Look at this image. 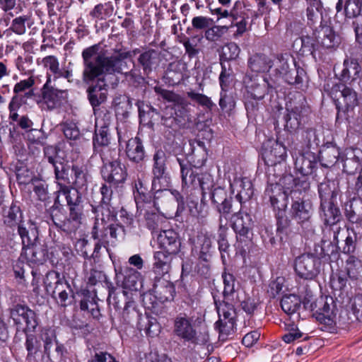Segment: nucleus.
I'll return each mask as SVG.
<instances>
[{
    "label": "nucleus",
    "mask_w": 362,
    "mask_h": 362,
    "mask_svg": "<svg viewBox=\"0 0 362 362\" xmlns=\"http://www.w3.org/2000/svg\"><path fill=\"white\" fill-rule=\"evenodd\" d=\"M100 45L95 44L85 48L81 57L83 69L82 79L84 83L95 82L87 89L88 98L93 108L97 110L107 99V74L122 72V59L131 56L129 52H120L114 56H107L100 51Z\"/></svg>",
    "instance_id": "nucleus-1"
},
{
    "label": "nucleus",
    "mask_w": 362,
    "mask_h": 362,
    "mask_svg": "<svg viewBox=\"0 0 362 362\" xmlns=\"http://www.w3.org/2000/svg\"><path fill=\"white\" fill-rule=\"evenodd\" d=\"M136 192L134 193V199L137 209L140 211L141 214L144 215L146 228L152 233H157L163 227V223L166 222V218L160 212L156 199H152L146 194V189H143L141 182L136 184Z\"/></svg>",
    "instance_id": "nucleus-2"
},
{
    "label": "nucleus",
    "mask_w": 362,
    "mask_h": 362,
    "mask_svg": "<svg viewBox=\"0 0 362 362\" xmlns=\"http://www.w3.org/2000/svg\"><path fill=\"white\" fill-rule=\"evenodd\" d=\"M106 284L108 287L107 301L117 310L122 308L121 318L123 322L126 324L136 322L139 319L141 313L137 309L134 293L124 290L115 292L116 288L111 282L106 281Z\"/></svg>",
    "instance_id": "nucleus-3"
},
{
    "label": "nucleus",
    "mask_w": 362,
    "mask_h": 362,
    "mask_svg": "<svg viewBox=\"0 0 362 362\" xmlns=\"http://www.w3.org/2000/svg\"><path fill=\"white\" fill-rule=\"evenodd\" d=\"M177 161L180 166L182 187L191 189H200L203 202L207 192H211L214 187L212 176L207 173H199L197 168L194 170L188 162L185 163L180 158H177Z\"/></svg>",
    "instance_id": "nucleus-4"
},
{
    "label": "nucleus",
    "mask_w": 362,
    "mask_h": 362,
    "mask_svg": "<svg viewBox=\"0 0 362 362\" xmlns=\"http://www.w3.org/2000/svg\"><path fill=\"white\" fill-rule=\"evenodd\" d=\"M287 113L284 115V128L292 133L303 126L308 120L310 112L304 96L298 93L294 100L286 104Z\"/></svg>",
    "instance_id": "nucleus-5"
},
{
    "label": "nucleus",
    "mask_w": 362,
    "mask_h": 362,
    "mask_svg": "<svg viewBox=\"0 0 362 362\" xmlns=\"http://www.w3.org/2000/svg\"><path fill=\"white\" fill-rule=\"evenodd\" d=\"M166 157L163 151H158L153 156L152 190L157 194L163 192L165 196H173L177 202H180L182 197L179 192L168 189L170 183V177L166 172Z\"/></svg>",
    "instance_id": "nucleus-6"
},
{
    "label": "nucleus",
    "mask_w": 362,
    "mask_h": 362,
    "mask_svg": "<svg viewBox=\"0 0 362 362\" xmlns=\"http://www.w3.org/2000/svg\"><path fill=\"white\" fill-rule=\"evenodd\" d=\"M305 309L313 313L321 323L331 325L334 317V300L329 296H319L307 293L303 300Z\"/></svg>",
    "instance_id": "nucleus-7"
},
{
    "label": "nucleus",
    "mask_w": 362,
    "mask_h": 362,
    "mask_svg": "<svg viewBox=\"0 0 362 362\" xmlns=\"http://www.w3.org/2000/svg\"><path fill=\"white\" fill-rule=\"evenodd\" d=\"M264 196L269 198L271 206L277 211V230H284L288 226L287 218H284L288 203V192L281 185L269 184L265 189Z\"/></svg>",
    "instance_id": "nucleus-8"
},
{
    "label": "nucleus",
    "mask_w": 362,
    "mask_h": 362,
    "mask_svg": "<svg viewBox=\"0 0 362 362\" xmlns=\"http://www.w3.org/2000/svg\"><path fill=\"white\" fill-rule=\"evenodd\" d=\"M154 91L164 100L173 103L174 104L175 117H170L168 119L163 118L162 120L165 125H168V122H170L171 123L169 124V127H171L172 123L175 120L178 122H182L189 119L190 103L185 98L173 91L163 89L158 86L154 87Z\"/></svg>",
    "instance_id": "nucleus-9"
},
{
    "label": "nucleus",
    "mask_w": 362,
    "mask_h": 362,
    "mask_svg": "<svg viewBox=\"0 0 362 362\" xmlns=\"http://www.w3.org/2000/svg\"><path fill=\"white\" fill-rule=\"evenodd\" d=\"M117 156V151H112L110 155L104 151L101 158L103 162L102 176L106 182L114 185L123 183L127 176L126 169L122 166Z\"/></svg>",
    "instance_id": "nucleus-10"
},
{
    "label": "nucleus",
    "mask_w": 362,
    "mask_h": 362,
    "mask_svg": "<svg viewBox=\"0 0 362 362\" xmlns=\"http://www.w3.org/2000/svg\"><path fill=\"white\" fill-rule=\"evenodd\" d=\"M233 300H223L218 303L215 300L216 308L219 320L216 322V328L218 329L219 337L225 339L229 334L233 332L235 325V311Z\"/></svg>",
    "instance_id": "nucleus-11"
},
{
    "label": "nucleus",
    "mask_w": 362,
    "mask_h": 362,
    "mask_svg": "<svg viewBox=\"0 0 362 362\" xmlns=\"http://www.w3.org/2000/svg\"><path fill=\"white\" fill-rule=\"evenodd\" d=\"M9 313L17 330L34 331L38 325L36 313L26 305H13L10 308Z\"/></svg>",
    "instance_id": "nucleus-12"
},
{
    "label": "nucleus",
    "mask_w": 362,
    "mask_h": 362,
    "mask_svg": "<svg viewBox=\"0 0 362 362\" xmlns=\"http://www.w3.org/2000/svg\"><path fill=\"white\" fill-rule=\"evenodd\" d=\"M63 86H54L45 83L41 88L42 103L47 110L60 107L68 98V90Z\"/></svg>",
    "instance_id": "nucleus-13"
},
{
    "label": "nucleus",
    "mask_w": 362,
    "mask_h": 362,
    "mask_svg": "<svg viewBox=\"0 0 362 362\" xmlns=\"http://www.w3.org/2000/svg\"><path fill=\"white\" fill-rule=\"evenodd\" d=\"M321 261L313 254H303L296 258L294 269L296 274L302 279L312 280L320 270Z\"/></svg>",
    "instance_id": "nucleus-14"
},
{
    "label": "nucleus",
    "mask_w": 362,
    "mask_h": 362,
    "mask_svg": "<svg viewBox=\"0 0 362 362\" xmlns=\"http://www.w3.org/2000/svg\"><path fill=\"white\" fill-rule=\"evenodd\" d=\"M329 95L334 100L337 107L342 111L349 112L358 105V97L356 91L344 84L334 85Z\"/></svg>",
    "instance_id": "nucleus-15"
},
{
    "label": "nucleus",
    "mask_w": 362,
    "mask_h": 362,
    "mask_svg": "<svg viewBox=\"0 0 362 362\" xmlns=\"http://www.w3.org/2000/svg\"><path fill=\"white\" fill-rule=\"evenodd\" d=\"M291 216L293 218L308 231H313L310 221L312 216V205L310 202L301 199L294 201L291 205Z\"/></svg>",
    "instance_id": "nucleus-16"
},
{
    "label": "nucleus",
    "mask_w": 362,
    "mask_h": 362,
    "mask_svg": "<svg viewBox=\"0 0 362 362\" xmlns=\"http://www.w3.org/2000/svg\"><path fill=\"white\" fill-rule=\"evenodd\" d=\"M199 250L197 252L199 263L197 272L201 275H207L209 271L208 262L211 257L212 240L206 234H202L197 238Z\"/></svg>",
    "instance_id": "nucleus-17"
},
{
    "label": "nucleus",
    "mask_w": 362,
    "mask_h": 362,
    "mask_svg": "<svg viewBox=\"0 0 362 362\" xmlns=\"http://www.w3.org/2000/svg\"><path fill=\"white\" fill-rule=\"evenodd\" d=\"M58 187L54 204L63 206L66 204L69 209L82 208L81 204V195L78 189L71 188L64 184H60Z\"/></svg>",
    "instance_id": "nucleus-18"
},
{
    "label": "nucleus",
    "mask_w": 362,
    "mask_h": 362,
    "mask_svg": "<svg viewBox=\"0 0 362 362\" xmlns=\"http://www.w3.org/2000/svg\"><path fill=\"white\" fill-rule=\"evenodd\" d=\"M262 154L265 164L269 166H274L285 161L287 156L286 147L276 141L265 143Z\"/></svg>",
    "instance_id": "nucleus-19"
},
{
    "label": "nucleus",
    "mask_w": 362,
    "mask_h": 362,
    "mask_svg": "<svg viewBox=\"0 0 362 362\" xmlns=\"http://www.w3.org/2000/svg\"><path fill=\"white\" fill-rule=\"evenodd\" d=\"M82 208L69 209V215L64 220L59 218L57 214L52 217L54 224L62 230L71 233L80 227L82 219Z\"/></svg>",
    "instance_id": "nucleus-20"
},
{
    "label": "nucleus",
    "mask_w": 362,
    "mask_h": 362,
    "mask_svg": "<svg viewBox=\"0 0 362 362\" xmlns=\"http://www.w3.org/2000/svg\"><path fill=\"white\" fill-rule=\"evenodd\" d=\"M159 247L162 251L177 255L180 250L181 243L178 234L173 230H163L157 237Z\"/></svg>",
    "instance_id": "nucleus-21"
},
{
    "label": "nucleus",
    "mask_w": 362,
    "mask_h": 362,
    "mask_svg": "<svg viewBox=\"0 0 362 362\" xmlns=\"http://www.w3.org/2000/svg\"><path fill=\"white\" fill-rule=\"evenodd\" d=\"M294 159L295 169L303 176H307L313 173L317 164V157L315 153L308 151L304 153H292Z\"/></svg>",
    "instance_id": "nucleus-22"
},
{
    "label": "nucleus",
    "mask_w": 362,
    "mask_h": 362,
    "mask_svg": "<svg viewBox=\"0 0 362 362\" xmlns=\"http://www.w3.org/2000/svg\"><path fill=\"white\" fill-rule=\"evenodd\" d=\"M192 322V320L185 314L178 315L174 320L175 334L186 341L194 339L195 329Z\"/></svg>",
    "instance_id": "nucleus-23"
},
{
    "label": "nucleus",
    "mask_w": 362,
    "mask_h": 362,
    "mask_svg": "<svg viewBox=\"0 0 362 362\" xmlns=\"http://www.w3.org/2000/svg\"><path fill=\"white\" fill-rule=\"evenodd\" d=\"M175 255L162 250L154 252L153 272L156 275L155 279L156 280L160 281L163 276L169 272Z\"/></svg>",
    "instance_id": "nucleus-24"
},
{
    "label": "nucleus",
    "mask_w": 362,
    "mask_h": 362,
    "mask_svg": "<svg viewBox=\"0 0 362 362\" xmlns=\"http://www.w3.org/2000/svg\"><path fill=\"white\" fill-rule=\"evenodd\" d=\"M248 95L253 98L262 100L267 93L269 89L276 88V85L269 78L262 76H257L254 80L250 78V82L247 85Z\"/></svg>",
    "instance_id": "nucleus-25"
},
{
    "label": "nucleus",
    "mask_w": 362,
    "mask_h": 362,
    "mask_svg": "<svg viewBox=\"0 0 362 362\" xmlns=\"http://www.w3.org/2000/svg\"><path fill=\"white\" fill-rule=\"evenodd\" d=\"M315 38L320 47L327 49H336L339 43V37L330 26H322L315 33Z\"/></svg>",
    "instance_id": "nucleus-26"
},
{
    "label": "nucleus",
    "mask_w": 362,
    "mask_h": 362,
    "mask_svg": "<svg viewBox=\"0 0 362 362\" xmlns=\"http://www.w3.org/2000/svg\"><path fill=\"white\" fill-rule=\"evenodd\" d=\"M334 71L341 81L355 83L360 74L361 67L356 60L346 59L343 64L339 67L335 66Z\"/></svg>",
    "instance_id": "nucleus-27"
},
{
    "label": "nucleus",
    "mask_w": 362,
    "mask_h": 362,
    "mask_svg": "<svg viewBox=\"0 0 362 362\" xmlns=\"http://www.w3.org/2000/svg\"><path fill=\"white\" fill-rule=\"evenodd\" d=\"M16 230L21 239L23 249L40 241L37 227L32 221H29L21 223Z\"/></svg>",
    "instance_id": "nucleus-28"
},
{
    "label": "nucleus",
    "mask_w": 362,
    "mask_h": 362,
    "mask_svg": "<svg viewBox=\"0 0 362 362\" xmlns=\"http://www.w3.org/2000/svg\"><path fill=\"white\" fill-rule=\"evenodd\" d=\"M4 223L6 228L13 232L21 223L25 222L23 220V212L19 206L12 203L11 206L4 209L3 213Z\"/></svg>",
    "instance_id": "nucleus-29"
},
{
    "label": "nucleus",
    "mask_w": 362,
    "mask_h": 362,
    "mask_svg": "<svg viewBox=\"0 0 362 362\" xmlns=\"http://www.w3.org/2000/svg\"><path fill=\"white\" fill-rule=\"evenodd\" d=\"M272 65L273 69L269 74V78L275 85L292 69L288 64V57L287 54L278 55L272 61Z\"/></svg>",
    "instance_id": "nucleus-30"
},
{
    "label": "nucleus",
    "mask_w": 362,
    "mask_h": 362,
    "mask_svg": "<svg viewBox=\"0 0 362 362\" xmlns=\"http://www.w3.org/2000/svg\"><path fill=\"white\" fill-rule=\"evenodd\" d=\"M345 214L352 226L362 228V199L353 198L345 204Z\"/></svg>",
    "instance_id": "nucleus-31"
},
{
    "label": "nucleus",
    "mask_w": 362,
    "mask_h": 362,
    "mask_svg": "<svg viewBox=\"0 0 362 362\" xmlns=\"http://www.w3.org/2000/svg\"><path fill=\"white\" fill-rule=\"evenodd\" d=\"M339 155V148L335 144L329 143L320 151L319 160L322 166L331 168L337 163Z\"/></svg>",
    "instance_id": "nucleus-32"
},
{
    "label": "nucleus",
    "mask_w": 362,
    "mask_h": 362,
    "mask_svg": "<svg viewBox=\"0 0 362 362\" xmlns=\"http://www.w3.org/2000/svg\"><path fill=\"white\" fill-rule=\"evenodd\" d=\"M22 256L28 262L34 264H42L47 258V250L40 241L22 250Z\"/></svg>",
    "instance_id": "nucleus-33"
},
{
    "label": "nucleus",
    "mask_w": 362,
    "mask_h": 362,
    "mask_svg": "<svg viewBox=\"0 0 362 362\" xmlns=\"http://www.w3.org/2000/svg\"><path fill=\"white\" fill-rule=\"evenodd\" d=\"M73 70L70 67L64 66L60 67L59 64L50 72L46 73L47 80L45 83H49L54 86H62V78L66 79L67 83H71L73 82Z\"/></svg>",
    "instance_id": "nucleus-34"
},
{
    "label": "nucleus",
    "mask_w": 362,
    "mask_h": 362,
    "mask_svg": "<svg viewBox=\"0 0 362 362\" xmlns=\"http://www.w3.org/2000/svg\"><path fill=\"white\" fill-rule=\"evenodd\" d=\"M339 192L337 180H325L318 185V193L321 202L337 201Z\"/></svg>",
    "instance_id": "nucleus-35"
},
{
    "label": "nucleus",
    "mask_w": 362,
    "mask_h": 362,
    "mask_svg": "<svg viewBox=\"0 0 362 362\" xmlns=\"http://www.w3.org/2000/svg\"><path fill=\"white\" fill-rule=\"evenodd\" d=\"M145 150L141 140L138 138H132L128 140L126 146V154L129 159L139 163L145 158Z\"/></svg>",
    "instance_id": "nucleus-36"
},
{
    "label": "nucleus",
    "mask_w": 362,
    "mask_h": 362,
    "mask_svg": "<svg viewBox=\"0 0 362 362\" xmlns=\"http://www.w3.org/2000/svg\"><path fill=\"white\" fill-rule=\"evenodd\" d=\"M335 203L336 201L320 203V216L326 225H334L339 221L340 212Z\"/></svg>",
    "instance_id": "nucleus-37"
},
{
    "label": "nucleus",
    "mask_w": 362,
    "mask_h": 362,
    "mask_svg": "<svg viewBox=\"0 0 362 362\" xmlns=\"http://www.w3.org/2000/svg\"><path fill=\"white\" fill-rule=\"evenodd\" d=\"M110 134L108 129H95V136L93 138V146L95 151L98 152L102 158V154L106 151L110 154L112 151H117L115 148L109 147Z\"/></svg>",
    "instance_id": "nucleus-38"
},
{
    "label": "nucleus",
    "mask_w": 362,
    "mask_h": 362,
    "mask_svg": "<svg viewBox=\"0 0 362 362\" xmlns=\"http://www.w3.org/2000/svg\"><path fill=\"white\" fill-rule=\"evenodd\" d=\"M272 61L265 54L256 53L247 60L249 69L256 73L265 72L272 68Z\"/></svg>",
    "instance_id": "nucleus-39"
},
{
    "label": "nucleus",
    "mask_w": 362,
    "mask_h": 362,
    "mask_svg": "<svg viewBox=\"0 0 362 362\" xmlns=\"http://www.w3.org/2000/svg\"><path fill=\"white\" fill-rule=\"evenodd\" d=\"M33 24L32 13L28 12L26 14L14 18L11 21L10 28L4 30V33H11L13 32L16 35H21L26 33V25L30 28Z\"/></svg>",
    "instance_id": "nucleus-40"
},
{
    "label": "nucleus",
    "mask_w": 362,
    "mask_h": 362,
    "mask_svg": "<svg viewBox=\"0 0 362 362\" xmlns=\"http://www.w3.org/2000/svg\"><path fill=\"white\" fill-rule=\"evenodd\" d=\"M123 275L122 290L131 291L134 293V296H136L138 290V282L141 276L140 272L133 268L127 267L123 270Z\"/></svg>",
    "instance_id": "nucleus-41"
},
{
    "label": "nucleus",
    "mask_w": 362,
    "mask_h": 362,
    "mask_svg": "<svg viewBox=\"0 0 362 362\" xmlns=\"http://www.w3.org/2000/svg\"><path fill=\"white\" fill-rule=\"evenodd\" d=\"M346 233V235L342 251L346 254L353 253L356 250L357 240L362 236V228L354 226H349L347 228Z\"/></svg>",
    "instance_id": "nucleus-42"
},
{
    "label": "nucleus",
    "mask_w": 362,
    "mask_h": 362,
    "mask_svg": "<svg viewBox=\"0 0 362 362\" xmlns=\"http://www.w3.org/2000/svg\"><path fill=\"white\" fill-rule=\"evenodd\" d=\"M233 186L238 189L235 199L242 204L250 200L253 194L252 182L247 178L235 180Z\"/></svg>",
    "instance_id": "nucleus-43"
},
{
    "label": "nucleus",
    "mask_w": 362,
    "mask_h": 362,
    "mask_svg": "<svg viewBox=\"0 0 362 362\" xmlns=\"http://www.w3.org/2000/svg\"><path fill=\"white\" fill-rule=\"evenodd\" d=\"M242 204L238 199L233 201V198L230 196L222 204L217 205L216 208L220 214L221 218L223 217L228 219L233 215L240 212Z\"/></svg>",
    "instance_id": "nucleus-44"
},
{
    "label": "nucleus",
    "mask_w": 362,
    "mask_h": 362,
    "mask_svg": "<svg viewBox=\"0 0 362 362\" xmlns=\"http://www.w3.org/2000/svg\"><path fill=\"white\" fill-rule=\"evenodd\" d=\"M66 282L64 278L56 271L47 272L44 279L46 292L49 295H54V292Z\"/></svg>",
    "instance_id": "nucleus-45"
},
{
    "label": "nucleus",
    "mask_w": 362,
    "mask_h": 362,
    "mask_svg": "<svg viewBox=\"0 0 362 362\" xmlns=\"http://www.w3.org/2000/svg\"><path fill=\"white\" fill-rule=\"evenodd\" d=\"M185 64L181 62H173L168 64L165 78L170 84L179 83L183 78V69Z\"/></svg>",
    "instance_id": "nucleus-46"
},
{
    "label": "nucleus",
    "mask_w": 362,
    "mask_h": 362,
    "mask_svg": "<svg viewBox=\"0 0 362 362\" xmlns=\"http://www.w3.org/2000/svg\"><path fill=\"white\" fill-rule=\"evenodd\" d=\"M114 12V6L112 2L98 4L89 12V16L95 22L104 21L110 18Z\"/></svg>",
    "instance_id": "nucleus-47"
},
{
    "label": "nucleus",
    "mask_w": 362,
    "mask_h": 362,
    "mask_svg": "<svg viewBox=\"0 0 362 362\" xmlns=\"http://www.w3.org/2000/svg\"><path fill=\"white\" fill-rule=\"evenodd\" d=\"M158 53L153 49H148L140 54L138 62L143 69L144 75H148L153 70V65L158 59Z\"/></svg>",
    "instance_id": "nucleus-48"
},
{
    "label": "nucleus",
    "mask_w": 362,
    "mask_h": 362,
    "mask_svg": "<svg viewBox=\"0 0 362 362\" xmlns=\"http://www.w3.org/2000/svg\"><path fill=\"white\" fill-rule=\"evenodd\" d=\"M52 167L54 168V177L58 186L60 184H71L70 165L67 162L61 160L55 163Z\"/></svg>",
    "instance_id": "nucleus-49"
},
{
    "label": "nucleus",
    "mask_w": 362,
    "mask_h": 362,
    "mask_svg": "<svg viewBox=\"0 0 362 362\" xmlns=\"http://www.w3.org/2000/svg\"><path fill=\"white\" fill-rule=\"evenodd\" d=\"M100 192L102 197L101 200L100 205L98 206L95 210L96 211H101L103 214V210L105 209L107 213V216H109L112 212L110 208L112 207L113 191L110 186L103 184L100 189Z\"/></svg>",
    "instance_id": "nucleus-50"
},
{
    "label": "nucleus",
    "mask_w": 362,
    "mask_h": 362,
    "mask_svg": "<svg viewBox=\"0 0 362 362\" xmlns=\"http://www.w3.org/2000/svg\"><path fill=\"white\" fill-rule=\"evenodd\" d=\"M206 3L211 14L217 15L218 18L231 17L234 19H237L239 16L238 7H239L241 4L238 1L235 2L233 8L230 11L222 7H215L211 0H206Z\"/></svg>",
    "instance_id": "nucleus-51"
},
{
    "label": "nucleus",
    "mask_w": 362,
    "mask_h": 362,
    "mask_svg": "<svg viewBox=\"0 0 362 362\" xmlns=\"http://www.w3.org/2000/svg\"><path fill=\"white\" fill-rule=\"evenodd\" d=\"M71 171L74 176H71V183L74 185L75 189H83L87 185V173L83 166L72 165Z\"/></svg>",
    "instance_id": "nucleus-52"
},
{
    "label": "nucleus",
    "mask_w": 362,
    "mask_h": 362,
    "mask_svg": "<svg viewBox=\"0 0 362 362\" xmlns=\"http://www.w3.org/2000/svg\"><path fill=\"white\" fill-rule=\"evenodd\" d=\"M44 1L49 16H55L58 12H67L72 4V0H44Z\"/></svg>",
    "instance_id": "nucleus-53"
},
{
    "label": "nucleus",
    "mask_w": 362,
    "mask_h": 362,
    "mask_svg": "<svg viewBox=\"0 0 362 362\" xmlns=\"http://www.w3.org/2000/svg\"><path fill=\"white\" fill-rule=\"evenodd\" d=\"M51 296L56 300L58 305L66 307L70 303V297L73 296V291L70 284L66 282L54 292V295Z\"/></svg>",
    "instance_id": "nucleus-54"
},
{
    "label": "nucleus",
    "mask_w": 362,
    "mask_h": 362,
    "mask_svg": "<svg viewBox=\"0 0 362 362\" xmlns=\"http://www.w3.org/2000/svg\"><path fill=\"white\" fill-rule=\"evenodd\" d=\"M124 59H122V69L123 66L126 64L124 62ZM121 74H124L125 80L135 87L142 86L146 83L145 78L141 74L139 68L134 67L131 71L126 72L122 71Z\"/></svg>",
    "instance_id": "nucleus-55"
},
{
    "label": "nucleus",
    "mask_w": 362,
    "mask_h": 362,
    "mask_svg": "<svg viewBox=\"0 0 362 362\" xmlns=\"http://www.w3.org/2000/svg\"><path fill=\"white\" fill-rule=\"evenodd\" d=\"M301 300L296 295L284 296L281 300V307L288 315L296 313L300 306Z\"/></svg>",
    "instance_id": "nucleus-56"
},
{
    "label": "nucleus",
    "mask_w": 362,
    "mask_h": 362,
    "mask_svg": "<svg viewBox=\"0 0 362 362\" xmlns=\"http://www.w3.org/2000/svg\"><path fill=\"white\" fill-rule=\"evenodd\" d=\"M345 273L350 279H356L362 271V262L354 256H349L346 261Z\"/></svg>",
    "instance_id": "nucleus-57"
},
{
    "label": "nucleus",
    "mask_w": 362,
    "mask_h": 362,
    "mask_svg": "<svg viewBox=\"0 0 362 362\" xmlns=\"http://www.w3.org/2000/svg\"><path fill=\"white\" fill-rule=\"evenodd\" d=\"M305 72L303 69L296 68L294 62L292 64V69L282 78L285 82L291 85H295L299 88L303 80Z\"/></svg>",
    "instance_id": "nucleus-58"
},
{
    "label": "nucleus",
    "mask_w": 362,
    "mask_h": 362,
    "mask_svg": "<svg viewBox=\"0 0 362 362\" xmlns=\"http://www.w3.org/2000/svg\"><path fill=\"white\" fill-rule=\"evenodd\" d=\"M95 116V129H108L112 122L111 113L104 108L93 110Z\"/></svg>",
    "instance_id": "nucleus-59"
},
{
    "label": "nucleus",
    "mask_w": 362,
    "mask_h": 362,
    "mask_svg": "<svg viewBox=\"0 0 362 362\" xmlns=\"http://www.w3.org/2000/svg\"><path fill=\"white\" fill-rule=\"evenodd\" d=\"M33 192L37 199L41 202H46L49 199L48 185L42 179L35 177L33 180Z\"/></svg>",
    "instance_id": "nucleus-60"
},
{
    "label": "nucleus",
    "mask_w": 362,
    "mask_h": 362,
    "mask_svg": "<svg viewBox=\"0 0 362 362\" xmlns=\"http://www.w3.org/2000/svg\"><path fill=\"white\" fill-rule=\"evenodd\" d=\"M187 96L191 99L192 101L196 103L204 108L211 110L215 106V104L211 98L206 95L195 92L194 90H189L187 92Z\"/></svg>",
    "instance_id": "nucleus-61"
},
{
    "label": "nucleus",
    "mask_w": 362,
    "mask_h": 362,
    "mask_svg": "<svg viewBox=\"0 0 362 362\" xmlns=\"http://www.w3.org/2000/svg\"><path fill=\"white\" fill-rule=\"evenodd\" d=\"M41 339L44 342V352L48 358H51V349L57 342V337L54 330L44 329L42 331Z\"/></svg>",
    "instance_id": "nucleus-62"
},
{
    "label": "nucleus",
    "mask_w": 362,
    "mask_h": 362,
    "mask_svg": "<svg viewBox=\"0 0 362 362\" xmlns=\"http://www.w3.org/2000/svg\"><path fill=\"white\" fill-rule=\"evenodd\" d=\"M362 11V0H346L344 14L346 18H353L359 16Z\"/></svg>",
    "instance_id": "nucleus-63"
},
{
    "label": "nucleus",
    "mask_w": 362,
    "mask_h": 362,
    "mask_svg": "<svg viewBox=\"0 0 362 362\" xmlns=\"http://www.w3.org/2000/svg\"><path fill=\"white\" fill-rule=\"evenodd\" d=\"M240 52L238 45L235 42H230L222 47L220 54L221 61H231L235 59Z\"/></svg>",
    "instance_id": "nucleus-64"
}]
</instances>
